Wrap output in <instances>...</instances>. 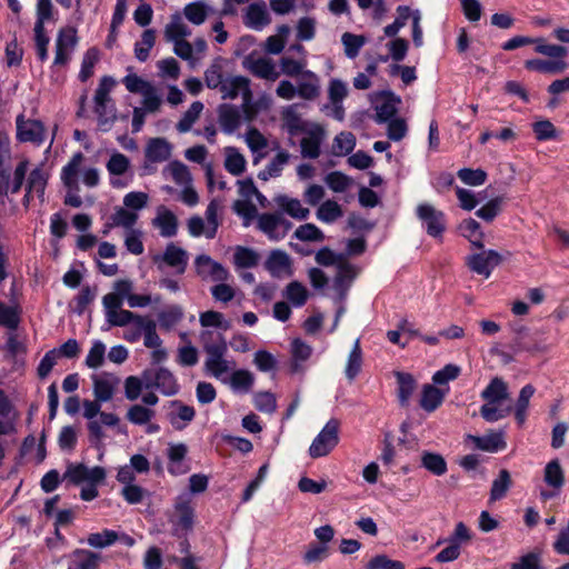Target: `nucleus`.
<instances>
[{
  "instance_id": "obj_48",
  "label": "nucleus",
  "mask_w": 569,
  "mask_h": 569,
  "mask_svg": "<svg viewBox=\"0 0 569 569\" xmlns=\"http://www.w3.org/2000/svg\"><path fill=\"white\" fill-rule=\"evenodd\" d=\"M282 119L283 124L290 136H296L307 131L306 124L300 114L297 113L292 108H287L282 112Z\"/></svg>"
},
{
  "instance_id": "obj_4",
  "label": "nucleus",
  "mask_w": 569,
  "mask_h": 569,
  "mask_svg": "<svg viewBox=\"0 0 569 569\" xmlns=\"http://www.w3.org/2000/svg\"><path fill=\"white\" fill-rule=\"evenodd\" d=\"M17 140L20 142H32L41 146L46 140V128L41 120L24 119L23 114H19L16 119Z\"/></svg>"
},
{
  "instance_id": "obj_57",
  "label": "nucleus",
  "mask_w": 569,
  "mask_h": 569,
  "mask_svg": "<svg viewBox=\"0 0 569 569\" xmlns=\"http://www.w3.org/2000/svg\"><path fill=\"white\" fill-rule=\"evenodd\" d=\"M292 359L291 371L297 372L299 369L298 361H306L310 358L312 349L309 345L297 338L292 341Z\"/></svg>"
},
{
  "instance_id": "obj_37",
  "label": "nucleus",
  "mask_w": 569,
  "mask_h": 569,
  "mask_svg": "<svg viewBox=\"0 0 569 569\" xmlns=\"http://www.w3.org/2000/svg\"><path fill=\"white\" fill-rule=\"evenodd\" d=\"M156 43V31L153 29H147L141 34V41L134 44L136 58L144 62L149 58L150 50Z\"/></svg>"
},
{
  "instance_id": "obj_54",
  "label": "nucleus",
  "mask_w": 569,
  "mask_h": 569,
  "mask_svg": "<svg viewBox=\"0 0 569 569\" xmlns=\"http://www.w3.org/2000/svg\"><path fill=\"white\" fill-rule=\"evenodd\" d=\"M365 37L345 32L341 37V42L345 47V53L348 58L353 59L359 54L361 47L365 44Z\"/></svg>"
},
{
  "instance_id": "obj_36",
  "label": "nucleus",
  "mask_w": 569,
  "mask_h": 569,
  "mask_svg": "<svg viewBox=\"0 0 569 569\" xmlns=\"http://www.w3.org/2000/svg\"><path fill=\"white\" fill-rule=\"evenodd\" d=\"M510 569H545L542 551L535 549L533 551L522 555L512 562Z\"/></svg>"
},
{
  "instance_id": "obj_11",
  "label": "nucleus",
  "mask_w": 569,
  "mask_h": 569,
  "mask_svg": "<svg viewBox=\"0 0 569 569\" xmlns=\"http://www.w3.org/2000/svg\"><path fill=\"white\" fill-rule=\"evenodd\" d=\"M93 395L97 401L107 402L112 399L114 388L119 383V379L110 373L104 372L103 377L92 376Z\"/></svg>"
},
{
  "instance_id": "obj_46",
  "label": "nucleus",
  "mask_w": 569,
  "mask_h": 569,
  "mask_svg": "<svg viewBox=\"0 0 569 569\" xmlns=\"http://www.w3.org/2000/svg\"><path fill=\"white\" fill-rule=\"evenodd\" d=\"M174 508L179 516L178 523L186 530L191 529L193 525L194 511L190 505V500L180 497L177 500Z\"/></svg>"
},
{
  "instance_id": "obj_2",
  "label": "nucleus",
  "mask_w": 569,
  "mask_h": 569,
  "mask_svg": "<svg viewBox=\"0 0 569 569\" xmlns=\"http://www.w3.org/2000/svg\"><path fill=\"white\" fill-rule=\"evenodd\" d=\"M339 428L340 421L331 418L309 447L310 457L320 458L329 455L339 443Z\"/></svg>"
},
{
  "instance_id": "obj_35",
  "label": "nucleus",
  "mask_w": 569,
  "mask_h": 569,
  "mask_svg": "<svg viewBox=\"0 0 569 569\" xmlns=\"http://www.w3.org/2000/svg\"><path fill=\"white\" fill-rule=\"evenodd\" d=\"M224 168L232 176H240L246 170L244 157L233 147L226 149Z\"/></svg>"
},
{
  "instance_id": "obj_17",
  "label": "nucleus",
  "mask_w": 569,
  "mask_h": 569,
  "mask_svg": "<svg viewBox=\"0 0 569 569\" xmlns=\"http://www.w3.org/2000/svg\"><path fill=\"white\" fill-rule=\"evenodd\" d=\"M219 122L224 133L234 132L241 123V114L239 109L229 103H222L218 108Z\"/></svg>"
},
{
  "instance_id": "obj_47",
  "label": "nucleus",
  "mask_w": 569,
  "mask_h": 569,
  "mask_svg": "<svg viewBox=\"0 0 569 569\" xmlns=\"http://www.w3.org/2000/svg\"><path fill=\"white\" fill-rule=\"evenodd\" d=\"M119 540V535L111 529H103L101 532L90 533L87 538V542L93 548H106L112 546Z\"/></svg>"
},
{
  "instance_id": "obj_50",
  "label": "nucleus",
  "mask_w": 569,
  "mask_h": 569,
  "mask_svg": "<svg viewBox=\"0 0 569 569\" xmlns=\"http://www.w3.org/2000/svg\"><path fill=\"white\" fill-rule=\"evenodd\" d=\"M234 264L237 268H253L259 262V254L247 247H237L233 256Z\"/></svg>"
},
{
  "instance_id": "obj_31",
  "label": "nucleus",
  "mask_w": 569,
  "mask_h": 569,
  "mask_svg": "<svg viewBox=\"0 0 569 569\" xmlns=\"http://www.w3.org/2000/svg\"><path fill=\"white\" fill-rule=\"evenodd\" d=\"M421 466L435 476H442L447 472V462L440 453L423 451Z\"/></svg>"
},
{
  "instance_id": "obj_15",
  "label": "nucleus",
  "mask_w": 569,
  "mask_h": 569,
  "mask_svg": "<svg viewBox=\"0 0 569 569\" xmlns=\"http://www.w3.org/2000/svg\"><path fill=\"white\" fill-rule=\"evenodd\" d=\"M171 156V144L164 138H152L148 141L144 157L152 163L168 160Z\"/></svg>"
},
{
  "instance_id": "obj_18",
  "label": "nucleus",
  "mask_w": 569,
  "mask_h": 569,
  "mask_svg": "<svg viewBox=\"0 0 569 569\" xmlns=\"http://www.w3.org/2000/svg\"><path fill=\"white\" fill-rule=\"evenodd\" d=\"M161 260L169 267L177 268L178 274H182L187 269L188 254L184 249L171 242L166 247Z\"/></svg>"
},
{
  "instance_id": "obj_1",
  "label": "nucleus",
  "mask_w": 569,
  "mask_h": 569,
  "mask_svg": "<svg viewBox=\"0 0 569 569\" xmlns=\"http://www.w3.org/2000/svg\"><path fill=\"white\" fill-rule=\"evenodd\" d=\"M533 386L526 385L520 390L515 407H512L511 405H505V401L509 400V391L507 385L500 380V418L513 412L518 426L522 427L527 420V410L529 408L530 399L533 396Z\"/></svg>"
},
{
  "instance_id": "obj_21",
  "label": "nucleus",
  "mask_w": 569,
  "mask_h": 569,
  "mask_svg": "<svg viewBox=\"0 0 569 569\" xmlns=\"http://www.w3.org/2000/svg\"><path fill=\"white\" fill-rule=\"evenodd\" d=\"M323 137V129L319 126L309 131V137L300 141L301 154L303 158L316 159L320 156V146Z\"/></svg>"
},
{
  "instance_id": "obj_12",
  "label": "nucleus",
  "mask_w": 569,
  "mask_h": 569,
  "mask_svg": "<svg viewBox=\"0 0 569 569\" xmlns=\"http://www.w3.org/2000/svg\"><path fill=\"white\" fill-rule=\"evenodd\" d=\"M102 557L88 549H76L70 555L68 569H99Z\"/></svg>"
},
{
  "instance_id": "obj_3",
  "label": "nucleus",
  "mask_w": 569,
  "mask_h": 569,
  "mask_svg": "<svg viewBox=\"0 0 569 569\" xmlns=\"http://www.w3.org/2000/svg\"><path fill=\"white\" fill-rule=\"evenodd\" d=\"M416 216L422 222L428 236L441 239L446 228L447 219L443 211L436 209L430 203H420L416 208Z\"/></svg>"
},
{
  "instance_id": "obj_59",
  "label": "nucleus",
  "mask_w": 569,
  "mask_h": 569,
  "mask_svg": "<svg viewBox=\"0 0 569 569\" xmlns=\"http://www.w3.org/2000/svg\"><path fill=\"white\" fill-rule=\"evenodd\" d=\"M20 322V316L17 308L0 301V327L14 330Z\"/></svg>"
},
{
  "instance_id": "obj_5",
  "label": "nucleus",
  "mask_w": 569,
  "mask_h": 569,
  "mask_svg": "<svg viewBox=\"0 0 569 569\" xmlns=\"http://www.w3.org/2000/svg\"><path fill=\"white\" fill-rule=\"evenodd\" d=\"M219 91L222 99H236L239 93L242 94V107H248L252 101V91L250 89V79L244 76H234L227 78Z\"/></svg>"
},
{
  "instance_id": "obj_43",
  "label": "nucleus",
  "mask_w": 569,
  "mask_h": 569,
  "mask_svg": "<svg viewBox=\"0 0 569 569\" xmlns=\"http://www.w3.org/2000/svg\"><path fill=\"white\" fill-rule=\"evenodd\" d=\"M383 97L388 98L387 101L382 102L380 106L376 107V121L378 123H383L389 121L397 112L396 107L391 103L392 100L400 101L398 97L392 91H382Z\"/></svg>"
},
{
  "instance_id": "obj_38",
  "label": "nucleus",
  "mask_w": 569,
  "mask_h": 569,
  "mask_svg": "<svg viewBox=\"0 0 569 569\" xmlns=\"http://www.w3.org/2000/svg\"><path fill=\"white\" fill-rule=\"evenodd\" d=\"M280 213H261L258 218V228L271 240H279L276 230L280 227Z\"/></svg>"
},
{
  "instance_id": "obj_40",
  "label": "nucleus",
  "mask_w": 569,
  "mask_h": 569,
  "mask_svg": "<svg viewBox=\"0 0 569 569\" xmlns=\"http://www.w3.org/2000/svg\"><path fill=\"white\" fill-rule=\"evenodd\" d=\"M317 218L325 223H332L343 214L341 206L335 200H326L317 210Z\"/></svg>"
},
{
  "instance_id": "obj_13",
  "label": "nucleus",
  "mask_w": 569,
  "mask_h": 569,
  "mask_svg": "<svg viewBox=\"0 0 569 569\" xmlns=\"http://www.w3.org/2000/svg\"><path fill=\"white\" fill-rule=\"evenodd\" d=\"M498 259V251L489 250L487 253H473L467 258V266L469 269L477 274L485 276L488 278L493 268L492 261Z\"/></svg>"
},
{
  "instance_id": "obj_44",
  "label": "nucleus",
  "mask_w": 569,
  "mask_h": 569,
  "mask_svg": "<svg viewBox=\"0 0 569 569\" xmlns=\"http://www.w3.org/2000/svg\"><path fill=\"white\" fill-rule=\"evenodd\" d=\"M284 296L295 307H302L306 305L309 293L301 282L295 280L286 287Z\"/></svg>"
},
{
  "instance_id": "obj_8",
  "label": "nucleus",
  "mask_w": 569,
  "mask_h": 569,
  "mask_svg": "<svg viewBox=\"0 0 569 569\" xmlns=\"http://www.w3.org/2000/svg\"><path fill=\"white\" fill-rule=\"evenodd\" d=\"M170 407L176 410L168 412L167 418L177 431H182L194 419L196 409L192 406L186 405L180 400L170 401Z\"/></svg>"
},
{
  "instance_id": "obj_32",
  "label": "nucleus",
  "mask_w": 569,
  "mask_h": 569,
  "mask_svg": "<svg viewBox=\"0 0 569 569\" xmlns=\"http://www.w3.org/2000/svg\"><path fill=\"white\" fill-rule=\"evenodd\" d=\"M532 44H536L535 51L537 53L549 57L552 60H563L568 53L566 47L559 44H549L545 41L543 38H533Z\"/></svg>"
},
{
  "instance_id": "obj_25",
  "label": "nucleus",
  "mask_w": 569,
  "mask_h": 569,
  "mask_svg": "<svg viewBox=\"0 0 569 569\" xmlns=\"http://www.w3.org/2000/svg\"><path fill=\"white\" fill-rule=\"evenodd\" d=\"M397 385H398V400L401 407L409 405V399L416 389V380L411 373L396 372Z\"/></svg>"
},
{
  "instance_id": "obj_29",
  "label": "nucleus",
  "mask_w": 569,
  "mask_h": 569,
  "mask_svg": "<svg viewBox=\"0 0 569 569\" xmlns=\"http://www.w3.org/2000/svg\"><path fill=\"white\" fill-rule=\"evenodd\" d=\"M543 481L552 489H562L565 473L558 460H551L545 467Z\"/></svg>"
},
{
  "instance_id": "obj_27",
  "label": "nucleus",
  "mask_w": 569,
  "mask_h": 569,
  "mask_svg": "<svg viewBox=\"0 0 569 569\" xmlns=\"http://www.w3.org/2000/svg\"><path fill=\"white\" fill-rule=\"evenodd\" d=\"M458 230L460 234L468 239L475 248H483L482 232L480 231V224L477 220L472 218L465 219L459 224Z\"/></svg>"
},
{
  "instance_id": "obj_16",
  "label": "nucleus",
  "mask_w": 569,
  "mask_h": 569,
  "mask_svg": "<svg viewBox=\"0 0 569 569\" xmlns=\"http://www.w3.org/2000/svg\"><path fill=\"white\" fill-rule=\"evenodd\" d=\"M228 60L221 56L216 57L204 71V83L209 89H220L224 78V66Z\"/></svg>"
},
{
  "instance_id": "obj_42",
  "label": "nucleus",
  "mask_w": 569,
  "mask_h": 569,
  "mask_svg": "<svg viewBox=\"0 0 569 569\" xmlns=\"http://www.w3.org/2000/svg\"><path fill=\"white\" fill-rule=\"evenodd\" d=\"M209 7L202 1L188 3L183 13L187 20L196 26L202 24L208 17Z\"/></svg>"
},
{
  "instance_id": "obj_64",
  "label": "nucleus",
  "mask_w": 569,
  "mask_h": 569,
  "mask_svg": "<svg viewBox=\"0 0 569 569\" xmlns=\"http://www.w3.org/2000/svg\"><path fill=\"white\" fill-rule=\"evenodd\" d=\"M366 569H406V566L400 560L390 559L386 555H377L367 562Z\"/></svg>"
},
{
  "instance_id": "obj_28",
  "label": "nucleus",
  "mask_w": 569,
  "mask_h": 569,
  "mask_svg": "<svg viewBox=\"0 0 569 569\" xmlns=\"http://www.w3.org/2000/svg\"><path fill=\"white\" fill-rule=\"evenodd\" d=\"M277 202L284 212L297 220H306L309 217V209L302 207L298 199L279 196Z\"/></svg>"
},
{
  "instance_id": "obj_20",
  "label": "nucleus",
  "mask_w": 569,
  "mask_h": 569,
  "mask_svg": "<svg viewBox=\"0 0 569 569\" xmlns=\"http://www.w3.org/2000/svg\"><path fill=\"white\" fill-rule=\"evenodd\" d=\"M84 159V156L81 151L76 152L70 161L62 168L61 170V180L63 184L72 190H78V173L80 170V166Z\"/></svg>"
},
{
  "instance_id": "obj_52",
  "label": "nucleus",
  "mask_w": 569,
  "mask_h": 569,
  "mask_svg": "<svg viewBox=\"0 0 569 569\" xmlns=\"http://www.w3.org/2000/svg\"><path fill=\"white\" fill-rule=\"evenodd\" d=\"M467 441H471L476 449L496 452L498 451V432L491 431L487 436L468 435Z\"/></svg>"
},
{
  "instance_id": "obj_45",
  "label": "nucleus",
  "mask_w": 569,
  "mask_h": 569,
  "mask_svg": "<svg viewBox=\"0 0 569 569\" xmlns=\"http://www.w3.org/2000/svg\"><path fill=\"white\" fill-rule=\"evenodd\" d=\"M110 219L111 222L106 224L107 229L104 233H107L110 228L119 226L131 229L137 222L138 214L124 208H118Z\"/></svg>"
},
{
  "instance_id": "obj_9",
  "label": "nucleus",
  "mask_w": 569,
  "mask_h": 569,
  "mask_svg": "<svg viewBox=\"0 0 569 569\" xmlns=\"http://www.w3.org/2000/svg\"><path fill=\"white\" fill-rule=\"evenodd\" d=\"M271 22L270 14L263 1L253 2L248 6L243 16V24L256 31H261Z\"/></svg>"
},
{
  "instance_id": "obj_61",
  "label": "nucleus",
  "mask_w": 569,
  "mask_h": 569,
  "mask_svg": "<svg viewBox=\"0 0 569 569\" xmlns=\"http://www.w3.org/2000/svg\"><path fill=\"white\" fill-rule=\"evenodd\" d=\"M458 178L468 186H481L487 180V173L482 169L462 168L457 172Z\"/></svg>"
},
{
  "instance_id": "obj_7",
  "label": "nucleus",
  "mask_w": 569,
  "mask_h": 569,
  "mask_svg": "<svg viewBox=\"0 0 569 569\" xmlns=\"http://www.w3.org/2000/svg\"><path fill=\"white\" fill-rule=\"evenodd\" d=\"M487 401L480 408V416L488 422L498 421V376L491 378L487 388L481 392Z\"/></svg>"
},
{
  "instance_id": "obj_63",
  "label": "nucleus",
  "mask_w": 569,
  "mask_h": 569,
  "mask_svg": "<svg viewBox=\"0 0 569 569\" xmlns=\"http://www.w3.org/2000/svg\"><path fill=\"white\" fill-rule=\"evenodd\" d=\"M122 83L131 93L144 94L153 88V86L137 74H128L122 79Z\"/></svg>"
},
{
  "instance_id": "obj_58",
  "label": "nucleus",
  "mask_w": 569,
  "mask_h": 569,
  "mask_svg": "<svg viewBox=\"0 0 569 569\" xmlns=\"http://www.w3.org/2000/svg\"><path fill=\"white\" fill-rule=\"evenodd\" d=\"M356 147V137L352 132L342 131L335 137L333 149L337 154H349Z\"/></svg>"
},
{
  "instance_id": "obj_55",
  "label": "nucleus",
  "mask_w": 569,
  "mask_h": 569,
  "mask_svg": "<svg viewBox=\"0 0 569 569\" xmlns=\"http://www.w3.org/2000/svg\"><path fill=\"white\" fill-rule=\"evenodd\" d=\"M253 375L244 369L236 370L230 378V385L234 390L248 392L253 386Z\"/></svg>"
},
{
  "instance_id": "obj_26",
  "label": "nucleus",
  "mask_w": 569,
  "mask_h": 569,
  "mask_svg": "<svg viewBox=\"0 0 569 569\" xmlns=\"http://www.w3.org/2000/svg\"><path fill=\"white\" fill-rule=\"evenodd\" d=\"M153 224L160 229V234L162 237L171 238L177 234L178 219L176 214L168 209H163L158 213L153 220Z\"/></svg>"
},
{
  "instance_id": "obj_34",
  "label": "nucleus",
  "mask_w": 569,
  "mask_h": 569,
  "mask_svg": "<svg viewBox=\"0 0 569 569\" xmlns=\"http://www.w3.org/2000/svg\"><path fill=\"white\" fill-rule=\"evenodd\" d=\"M47 183L48 174L41 168H34L29 174L27 191L36 192L37 197L43 201Z\"/></svg>"
},
{
  "instance_id": "obj_23",
  "label": "nucleus",
  "mask_w": 569,
  "mask_h": 569,
  "mask_svg": "<svg viewBox=\"0 0 569 569\" xmlns=\"http://www.w3.org/2000/svg\"><path fill=\"white\" fill-rule=\"evenodd\" d=\"M356 268L350 262H348L346 259L339 261L337 266V274L333 280L335 289L343 295L348 290L350 282L356 278Z\"/></svg>"
},
{
  "instance_id": "obj_49",
  "label": "nucleus",
  "mask_w": 569,
  "mask_h": 569,
  "mask_svg": "<svg viewBox=\"0 0 569 569\" xmlns=\"http://www.w3.org/2000/svg\"><path fill=\"white\" fill-rule=\"evenodd\" d=\"M203 110V103L201 101H194L191 103L189 109L183 113L182 118L177 123V130L179 132H188L196 120L199 118Z\"/></svg>"
},
{
  "instance_id": "obj_62",
  "label": "nucleus",
  "mask_w": 569,
  "mask_h": 569,
  "mask_svg": "<svg viewBox=\"0 0 569 569\" xmlns=\"http://www.w3.org/2000/svg\"><path fill=\"white\" fill-rule=\"evenodd\" d=\"M129 167V158L121 152L112 153L107 162V170L111 176H122L128 171Z\"/></svg>"
},
{
  "instance_id": "obj_19",
  "label": "nucleus",
  "mask_w": 569,
  "mask_h": 569,
  "mask_svg": "<svg viewBox=\"0 0 569 569\" xmlns=\"http://www.w3.org/2000/svg\"><path fill=\"white\" fill-rule=\"evenodd\" d=\"M163 396L170 397L179 392V385L173 373L164 368L160 367L154 371V383Z\"/></svg>"
},
{
  "instance_id": "obj_6",
  "label": "nucleus",
  "mask_w": 569,
  "mask_h": 569,
  "mask_svg": "<svg viewBox=\"0 0 569 569\" xmlns=\"http://www.w3.org/2000/svg\"><path fill=\"white\" fill-rule=\"evenodd\" d=\"M194 267L197 274L202 280L210 278L212 281L222 282L229 277L228 270L207 254H199L194 259Z\"/></svg>"
},
{
  "instance_id": "obj_41",
  "label": "nucleus",
  "mask_w": 569,
  "mask_h": 569,
  "mask_svg": "<svg viewBox=\"0 0 569 569\" xmlns=\"http://www.w3.org/2000/svg\"><path fill=\"white\" fill-rule=\"evenodd\" d=\"M290 264L291 261L288 253L282 250H273L267 259L266 268L273 277H277L281 270L289 269Z\"/></svg>"
},
{
  "instance_id": "obj_39",
  "label": "nucleus",
  "mask_w": 569,
  "mask_h": 569,
  "mask_svg": "<svg viewBox=\"0 0 569 569\" xmlns=\"http://www.w3.org/2000/svg\"><path fill=\"white\" fill-rule=\"evenodd\" d=\"M305 77H309L312 81L299 82L297 87V94L306 100H313L320 93L318 77L310 70L303 72Z\"/></svg>"
},
{
  "instance_id": "obj_33",
  "label": "nucleus",
  "mask_w": 569,
  "mask_h": 569,
  "mask_svg": "<svg viewBox=\"0 0 569 569\" xmlns=\"http://www.w3.org/2000/svg\"><path fill=\"white\" fill-rule=\"evenodd\" d=\"M99 59L100 51L96 47H91L84 52L78 76L81 82L88 81L93 76V69Z\"/></svg>"
},
{
  "instance_id": "obj_51",
  "label": "nucleus",
  "mask_w": 569,
  "mask_h": 569,
  "mask_svg": "<svg viewBox=\"0 0 569 569\" xmlns=\"http://www.w3.org/2000/svg\"><path fill=\"white\" fill-rule=\"evenodd\" d=\"M182 317V308L178 305H173L158 313V321L161 328L169 330L177 325Z\"/></svg>"
},
{
  "instance_id": "obj_53",
  "label": "nucleus",
  "mask_w": 569,
  "mask_h": 569,
  "mask_svg": "<svg viewBox=\"0 0 569 569\" xmlns=\"http://www.w3.org/2000/svg\"><path fill=\"white\" fill-rule=\"evenodd\" d=\"M398 17L395 21L385 27L383 31L387 37H395L398 34L401 28H403L407 23V20L412 16L410 8L408 6H399L397 8Z\"/></svg>"
},
{
  "instance_id": "obj_30",
  "label": "nucleus",
  "mask_w": 569,
  "mask_h": 569,
  "mask_svg": "<svg viewBox=\"0 0 569 569\" xmlns=\"http://www.w3.org/2000/svg\"><path fill=\"white\" fill-rule=\"evenodd\" d=\"M362 367V350L360 341L357 339L348 356L345 373L348 380L352 381L360 373Z\"/></svg>"
},
{
  "instance_id": "obj_14",
  "label": "nucleus",
  "mask_w": 569,
  "mask_h": 569,
  "mask_svg": "<svg viewBox=\"0 0 569 569\" xmlns=\"http://www.w3.org/2000/svg\"><path fill=\"white\" fill-rule=\"evenodd\" d=\"M212 337V332L204 331L201 333V340L203 342V350L207 353L206 361H218L224 358L228 351V343L222 333H218L217 341L210 342L209 339Z\"/></svg>"
},
{
  "instance_id": "obj_10",
  "label": "nucleus",
  "mask_w": 569,
  "mask_h": 569,
  "mask_svg": "<svg viewBox=\"0 0 569 569\" xmlns=\"http://www.w3.org/2000/svg\"><path fill=\"white\" fill-rule=\"evenodd\" d=\"M243 67L250 72L261 79L274 81L279 77L273 62L268 58L253 59L251 56L244 58Z\"/></svg>"
},
{
  "instance_id": "obj_22",
  "label": "nucleus",
  "mask_w": 569,
  "mask_h": 569,
  "mask_svg": "<svg viewBox=\"0 0 569 569\" xmlns=\"http://www.w3.org/2000/svg\"><path fill=\"white\" fill-rule=\"evenodd\" d=\"M525 68L540 73L557 74L567 69L565 60L530 59L525 61Z\"/></svg>"
},
{
  "instance_id": "obj_60",
  "label": "nucleus",
  "mask_w": 569,
  "mask_h": 569,
  "mask_svg": "<svg viewBox=\"0 0 569 569\" xmlns=\"http://www.w3.org/2000/svg\"><path fill=\"white\" fill-rule=\"evenodd\" d=\"M154 416V411L141 405H133L129 408L127 412V419L134 425H146L148 423L152 417Z\"/></svg>"
},
{
  "instance_id": "obj_24",
  "label": "nucleus",
  "mask_w": 569,
  "mask_h": 569,
  "mask_svg": "<svg viewBox=\"0 0 569 569\" xmlns=\"http://www.w3.org/2000/svg\"><path fill=\"white\" fill-rule=\"evenodd\" d=\"M445 400V392L433 385H425L420 398V407L427 412H433Z\"/></svg>"
},
{
  "instance_id": "obj_56",
  "label": "nucleus",
  "mask_w": 569,
  "mask_h": 569,
  "mask_svg": "<svg viewBox=\"0 0 569 569\" xmlns=\"http://www.w3.org/2000/svg\"><path fill=\"white\" fill-rule=\"evenodd\" d=\"M136 318L137 313L124 309L106 312V320L109 327H126L131 322L134 323Z\"/></svg>"
}]
</instances>
